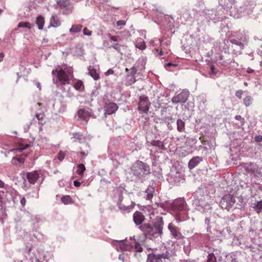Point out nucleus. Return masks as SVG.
Returning <instances> with one entry per match:
<instances>
[{"label":"nucleus","mask_w":262,"mask_h":262,"mask_svg":"<svg viewBox=\"0 0 262 262\" xmlns=\"http://www.w3.org/2000/svg\"><path fill=\"white\" fill-rule=\"evenodd\" d=\"M52 74L53 76V83L58 89L62 90V93L66 96L69 97L74 96V94L69 86L74 78L72 69L65 65L59 69L57 68L54 69L52 71Z\"/></svg>","instance_id":"1"},{"label":"nucleus","mask_w":262,"mask_h":262,"mask_svg":"<svg viewBox=\"0 0 262 262\" xmlns=\"http://www.w3.org/2000/svg\"><path fill=\"white\" fill-rule=\"evenodd\" d=\"M213 202L214 199L210 195L207 189L204 187H200L194 193L192 206L196 210L205 215L209 213L211 214Z\"/></svg>","instance_id":"2"},{"label":"nucleus","mask_w":262,"mask_h":262,"mask_svg":"<svg viewBox=\"0 0 262 262\" xmlns=\"http://www.w3.org/2000/svg\"><path fill=\"white\" fill-rule=\"evenodd\" d=\"M163 226V217L157 216L152 225L143 224L139 227V229L144 233L146 238L159 242L162 239Z\"/></svg>","instance_id":"3"},{"label":"nucleus","mask_w":262,"mask_h":262,"mask_svg":"<svg viewBox=\"0 0 262 262\" xmlns=\"http://www.w3.org/2000/svg\"><path fill=\"white\" fill-rule=\"evenodd\" d=\"M171 209L177 223L186 221L189 219V208L184 198H179L174 200L171 204Z\"/></svg>","instance_id":"4"},{"label":"nucleus","mask_w":262,"mask_h":262,"mask_svg":"<svg viewBox=\"0 0 262 262\" xmlns=\"http://www.w3.org/2000/svg\"><path fill=\"white\" fill-rule=\"evenodd\" d=\"M130 172L135 178L136 181L143 182L147 179V176L150 174V166L146 163L140 160H137L132 165Z\"/></svg>","instance_id":"5"},{"label":"nucleus","mask_w":262,"mask_h":262,"mask_svg":"<svg viewBox=\"0 0 262 262\" xmlns=\"http://www.w3.org/2000/svg\"><path fill=\"white\" fill-rule=\"evenodd\" d=\"M194 17L198 20L207 22L211 20L214 23L222 21L226 18L225 16L222 15L221 11H217V9H215L196 11L194 14Z\"/></svg>","instance_id":"6"},{"label":"nucleus","mask_w":262,"mask_h":262,"mask_svg":"<svg viewBox=\"0 0 262 262\" xmlns=\"http://www.w3.org/2000/svg\"><path fill=\"white\" fill-rule=\"evenodd\" d=\"M209 240L208 234L195 233L189 238V244L193 248L204 250Z\"/></svg>","instance_id":"7"},{"label":"nucleus","mask_w":262,"mask_h":262,"mask_svg":"<svg viewBox=\"0 0 262 262\" xmlns=\"http://www.w3.org/2000/svg\"><path fill=\"white\" fill-rule=\"evenodd\" d=\"M235 0H219V5L223 9L229 12L230 16L234 18H238L241 14L235 6Z\"/></svg>","instance_id":"8"},{"label":"nucleus","mask_w":262,"mask_h":262,"mask_svg":"<svg viewBox=\"0 0 262 262\" xmlns=\"http://www.w3.org/2000/svg\"><path fill=\"white\" fill-rule=\"evenodd\" d=\"M174 255V253L172 251H166L165 253L158 254H149L146 262H171Z\"/></svg>","instance_id":"9"},{"label":"nucleus","mask_w":262,"mask_h":262,"mask_svg":"<svg viewBox=\"0 0 262 262\" xmlns=\"http://www.w3.org/2000/svg\"><path fill=\"white\" fill-rule=\"evenodd\" d=\"M242 166L245 171L251 176L255 177H259L262 176V168L258 167L255 163H243Z\"/></svg>","instance_id":"10"},{"label":"nucleus","mask_w":262,"mask_h":262,"mask_svg":"<svg viewBox=\"0 0 262 262\" xmlns=\"http://www.w3.org/2000/svg\"><path fill=\"white\" fill-rule=\"evenodd\" d=\"M134 240L135 239L130 238L129 241L125 239L122 241H117L114 242V244L116 246V250L119 251H130L134 248Z\"/></svg>","instance_id":"11"},{"label":"nucleus","mask_w":262,"mask_h":262,"mask_svg":"<svg viewBox=\"0 0 262 262\" xmlns=\"http://www.w3.org/2000/svg\"><path fill=\"white\" fill-rule=\"evenodd\" d=\"M167 180L169 183L172 184L178 185L183 179V176L178 169L176 167H173L170 169V172L167 176Z\"/></svg>","instance_id":"12"},{"label":"nucleus","mask_w":262,"mask_h":262,"mask_svg":"<svg viewBox=\"0 0 262 262\" xmlns=\"http://www.w3.org/2000/svg\"><path fill=\"white\" fill-rule=\"evenodd\" d=\"M235 203V199L233 195L226 194L222 198L220 202V205L222 209L229 211L232 208Z\"/></svg>","instance_id":"13"},{"label":"nucleus","mask_w":262,"mask_h":262,"mask_svg":"<svg viewBox=\"0 0 262 262\" xmlns=\"http://www.w3.org/2000/svg\"><path fill=\"white\" fill-rule=\"evenodd\" d=\"M27 178L29 182L32 184L37 182L41 183L43 181V178L42 177L41 172L37 170L28 172Z\"/></svg>","instance_id":"14"},{"label":"nucleus","mask_w":262,"mask_h":262,"mask_svg":"<svg viewBox=\"0 0 262 262\" xmlns=\"http://www.w3.org/2000/svg\"><path fill=\"white\" fill-rule=\"evenodd\" d=\"M150 105V102L147 96L142 95L140 97L138 103V110L140 111L147 114L149 111Z\"/></svg>","instance_id":"15"},{"label":"nucleus","mask_w":262,"mask_h":262,"mask_svg":"<svg viewBox=\"0 0 262 262\" xmlns=\"http://www.w3.org/2000/svg\"><path fill=\"white\" fill-rule=\"evenodd\" d=\"M189 92L188 90H183L180 93L173 96L171 101L174 104L184 103L188 99Z\"/></svg>","instance_id":"16"},{"label":"nucleus","mask_w":262,"mask_h":262,"mask_svg":"<svg viewBox=\"0 0 262 262\" xmlns=\"http://www.w3.org/2000/svg\"><path fill=\"white\" fill-rule=\"evenodd\" d=\"M168 229L170 232L172 238L176 240H182L184 238V236L180 232V229L170 223L168 225Z\"/></svg>","instance_id":"17"},{"label":"nucleus","mask_w":262,"mask_h":262,"mask_svg":"<svg viewBox=\"0 0 262 262\" xmlns=\"http://www.w3.org/2000/svg\"><path fill=\"white\" fill-rule=\"evenodd\" d=\"M146 63V58L142 56L136 61L134 66L130 69V71H133V73H137L140 74L141 72L144 70Z\"/></svg>","instance_id":"18"},{"label":"nucleus","mask_w":262,"mask_h":262,"mask_svg":"<svg viewBox=\"0 0 262 262\" xmlns=\"http://www.w3.org/2000/svg\"><path fill=\"white\" fill-rule=\"evenodd\" d=\"M31 247L32 244H28L26 245V248L25 249V259L24 260V262H40L34 254H32V255H31L30 252L31 250Z\"/></svg>","instance_id":"19"},{"label":"nucleus","mask_w":262,"mask_h":262,"mask_svg":"<svg viewBox=\"0 0 262 262\" xmlns=\"http://www.w3.org/2000/svg\"><path fill=\"white\" fill-rule=\"evenodd\" d=\"M45 115L43 113H36L35 118H34L30 122V125L36 124L38 123V125H40L39 127V130H42L41 126L44 124L46 122L45 121Z\"/></svg>","instance_id":"20"},{"label":"nucleus","mask_w":262,"mask_h":262,"mask_svg":"<svg viewBox=\"0 0 262 262\" xmlns=\"http://www.w3.org/2000/svg\"><path fill=\"white\" fill-rule=\"evenodd\" d=\"M243 255L240 252H231L227 254L226 259L230 262H243Z\"/></svg>","instance_id":"21"},{"label":"nucleus","mask_w":262,"mask_h":262,"mask_svg":"<svg viewBox=\"0 0 262 262\" xmlns=\"http://www.w3.org/2000/svg\"><path fill=\"white\" fill-rule=\"evenodd\" d=\"M77 116L81 120L87 122L91 116H92V113L84 108H80L77 112Z\"/></svg>","instance_id":"22"},{"label":"nucleus","mask_w":262,"mask_h":262,"mask_svg":"<svg viewBox=\"0 0 262 262\" xmlns=\"http://www.w3.org/2000/svg\"><path fill=\"white\" fill-rule=\"evenodd\" d=\"M118 108L117 104L114 102L106 103L104 106V114L111 115L114 113Z\"/></svg>","instance_id":"23"},{"label":"nucleus","mask_w":262,"mask_h":262,"mask_svg":"<svg viewBox=\"0 0 262 262\" xmlns=\"http://www.w3.org/2000/svg\"><path fill=\"white\" fill-rule=\"evenodd\" d=\"M162 40L155 38L150 41L151 45L155 48L156 53L160 56L163 55V52L161 48H159L161 47Z\"/></svg>","instance_id":"24"},{"label":"nucleus","mask_w":262,"mask_h":262,"mask_svg":"<svg viewBox=\"0 0 262 262\" xmlns=\"http://www.w3.org/2000/svg\"><path fill=\"white\" fill-rule=\"evenodd\" d=\"M125 191V188L121 187H118L115 190V197L117 198V200H116L117 206L122 204L123 200V194Z\"/></svg>","instance_id":"25"},{"label":"nucleus","mask_w":262,"mask_h":262,"mask_svg":"<svg viewBox=\"0 0 262 262\" xmlns=\"http://www.w3.org/2000/svg\"><path fill=\"white\" fill-rule=\"evenodd\" d=\"M139 75L137 73H133V71H130V73L128 74L125 77V84L126 85H130L134 83L136 81V75Z\"/></svg>","instance_id":"26"},{"label":"nucleus","mask_w":262,"mask_h":262,"mask_svg":"<svg viewBox=\"0 0 262 262\" xmlns=\"http://www.w3.org/2000/svg\"><path fill=\"white\" fill-rule=\"evenodd\" d=\"M144 216L140 211H136L133 214V220L136 225H142Z\"/></svg>","instance_id":"27"},{"label":"nucleus","mask_w":262,"mask_h":262,"mask_svg":"<svg viewBox=\"0 0 262 262\" xmlns=\"http://www.w3.org/2000/svg\"><path fill=\"white\" fill-rule=\"evenodd\" d=\"M203 161L202 157L196 156L191 159L188 162V167L192 169L198 165Z\"/></svg>","instance_id":"28"},{"label":"nucleus","mask_w":262,"mask_h":262,"mask_svg":"<svg viewBox=\"0 0 262 262\" xmlns=\"http://www.w3.org/2000/svg\"><path fill=\"white\" fill-rule=\"evenodd\" d=\"M135 206V203L132 201V204L129 206H125L122 204L118 205L119 209L123 213H127L130 212Z\"/></svg>","instance_id":"29"},{"label":"nucleus","mask_w":262,"mask_h":262,"mask_svg":"<svg viewBox=\"0 0 262 262\" xmlns=\"http://www.w3.org/2000/svg\"><path fill=\"white\" fill-rule=\"evenodd\" d=\"M230 42L232 45L237 47V52H239L240 53H241L242 51L244 48V43L241 41H240L239 39H237L236 38L231 39L230 40Z\"/></svg>","instance_id":"30"},{"label":"nucleus","mask_w":262,"mask_h":262,"mask_svg":"<svg viewBox=\"0 0 262 262\" xmlns=\"http://www.w3.org/2000/svg\"><path fill=\"white\" fill-rule=\"evenodd\" d=\"M155 187L152 186H149L145 190V193H146L145 198L148 200H151L154 196L155 193Z\"/></svg>","instance_id":"31"},{"label":"nucleus","mask_w":262,"mask_h":262,"mask_svg":"<svg viewBox=\"0 0 262 262\" xmlns=\"http://www.w3.org/2000/svg\"><path fill=\"white\" fill-rule=\"evenodd\" d=\"M61 23L58 17L56 15H52L50 18V27L56 28L60 26Z\"/></svg>","instance_id":"32"},{"label":"nucleus","mask_w":262,"mask_h":262,"mask_svg":"<svg viewBox=\"0 0 262 262\" xmlns=\"http://www.w3.org/2000/svg\"><path fill=\"white\" fill-rule=\"evenodd\" d=\"M135 46L137 48L141 50H143L146 48L145 41L141 38H138L135 42Z\"/></svg>","instance_id":"33"},{"label":"nucleus","mask_w":262,"mask_h":262,"mask_svg":"<svg viewBox=\"0 0 262 262\" xmlns=\"http://www.w3.org/2000/svg\"><path fill=\"white\" fill-rule=\"evenodd\" d=\"M214 213L213 211V210H212L211 214H210L209 213V214H208V215H205L206 216V218L205 220V225H206L207 226V228H206L207 232H210V231L211 226H210V223L211 218L213 216H214Z\"/></svg>","instance_id":"34"},{"label":"nucleus","mask_w":262,"mask_h":262,"mask_svg":"<svg viewBox=\"0 0 262 262\" xmlns=\"http://www.w3.org/2000/svg\"><path fill=\"white\" fill-rule=\"evenodd\" d=\"M185 123L184 121L179 119L177 121V128L178 132H183L185 131Z\"/></svg>","instance_id":"35"},{"label":"nucleus","mask_w":262,"mask_h":262,"mask_svg":"<svg viewBox=\"0 0 262 262\" xmlns=\"http://www.w3.org/2000/svg\"><path fill=\"white\" fill-rule=\"evenodd\" d=\"M36 24L39 30H42L45 25V19L43 16L39 15L37 17Z\"/></svg>","instance_id":"36"},{"label":"nucleus","mask_w":262,"mask_h":262,"mask_svg":"<svg viewBox=\"0 0 262 262\" xmlns=\"http://www.w3.org/2000/svg\"><path fill=\"white\" fill-rule=\"evenodd\" d=\"M88 71L89 74L93 78L94 80H97L99 79V75L95 69L92 68L91 66H90L88 68Z\"/></svg>","instance_id":"37"},{"label":"nucleus","mask_w":262,"mask_h":262,"mask_svg":"<svg viewBox=\"0 0 262 262\" xmlns=\"http://www.w3.org/2000/svg\"><path fill=\"white\" fill-rule=\"evenodd\" d=\"M83 27L82 25H73L72 26V27L70 29L69 31L71 33H78L81 31V29Z\"/></svg>","instance_id":"38"},{"label":"nucleus","mask_w":262,"mask_h":262,"mask_svg":"<svg viewBox=\"0 0 262 262\" xmlns=\"http://www.w3.org/2000/svg\"><path fill=\"white\" fill-rule=\"evenodd\" d=\"M151 145L154 147H157L159 150H162L164 148V145L163 142L159 140L152 141L151 142Z\"/></svg>","instance_id":"39"},{"label":"nucleus","mask_w":262,"mask_h":262,"mask_svg":"<svg viewBox=\"0 0 262 262\" xmlns=\"http://www.w3.org/2000/svg\"><path fill=\"white\" fill-rule=\"evenodd\" d=\"M61 202L64 205H69L73 203V201L70 195H64L61 198Z\"/></svg>","instance_id":"40"},{"label":"nucleus","mask_w":262,"mask_h":262,"mask_svg":"<svg viewBox=\"0 0 262 262\" xmlns=\"http://www.w3.org/2000/svg\"><path fill=\"white\" fill-rule=\"evenodd\" d=\"M235 119L238 121V123H236L238 127H243L245 123L244 118H243L241 115H236L235 117Z\"/></svg>","instance_id":"41"},{"label":"nucleus","mask_w":262,"mask_h":262,"mask_svg":"<svg viewBox=\"0 0 262 262\" xmlns=\"http://www.w3.org/2000/svg\"><path fill=\"white\" fill-rule=\"evenodd\" d=\"M254 141L258 143V148L262 151V135H255L254 137Z\"/></svg>","instance_id":"42"},{"label":"nucleus","mask_w":262,"mask_h":262,"mask_svg":"<svg viewBox=\"0 0 262 262\" xmlns=\"http://www.w3.org/2000/svg\"><path fill=\"white\" fill-rule=\"evenodd\" d=\"M73 88L76 90L82 91L84 89L83 82L80 80L77 81L74 84Z\"/></svg>","instance_id":"43"},{"label":"nucleus","mask_w":262,"mask_h":262,"mask_svg":"<svg viewBox=\"0 0 262 262\" xmlns=\"http://www.w3.org/2000/svg\"><path fill=\"white\" fill-rule=\"evenodd\" d=\"M162 120L168 124V127H169V125L171 123L173 122V119L171 116H163L162 117Z\"/></svg>","instance_id":"44"},{"label":"nucleus","mask_w":262,"mask_h":262,"mask_svg":"<svg viewBox=\"0 0 262 262\" xmlns=\"http://www.w3.org/2000/svg\"><path fill=\"white\" fill-rule=\"evenodd\" d=\"M73 138L74 139V141H79L80 142H82L84 138L82 135L80 134L79 133H74L73 134Z\"/></svg>","instance_id":"45"},{"label":"nucleus","mask_w":262,"mask_h":262,"mask_svg":"<svg viewBox=\"0 0 262 262\" xmlns=\"http://www.w3.org/2000/svg\"><path fill=\"white\" fill-rule=\"evenodd\" d=\"M85 167L84 164H79L77 165L76 172L78 174H82L85 171Z\"/></svg>","instance_id":"46"},{"label":"nucleus","mask_w":262,"mask_h":262,"mask_svg":"<svg viewBox=\"0 0 262 262\" xmlns=\"http://www.w3.org/2000/svg\"><path fill=\"white\" fill-rule=\"evenodd\" d=\"M57 3L60 8H66L68 6L69 2L68 0H57Z\"/></svg>","instance_id":"47"},{"label":"nucleus","mask_w":262,"mask_h":262,"mask_svg":"<svg viewBox=\"0 0 262 262\" xmlns=\"http://www.w3.org/2000/svg\"><path fill=\"white\" fill-rule=\"evenodd\" d=\"M84 146H85L86 150L85 151H81L80 152H77V155H80V156L82 157H86L88 154H89V150H90V146L86 143L84 144Z\"/></svg>","instance_id":"48"},{"label":"nucleus","mask_w":262,"mask_h":262,"mask_svg":"<svg viewBox=\"0 0 262 262\" xmlns=\"http://www.w3.org/2000/svg\"><path fill=\"white\" fill-rule=\"evenodd\" d=\"M253 99L250 96H247L243 99L244 104L246 106H250L252 103Z\"/></svg>","instance_id":"49"},{"label":"nucleus","mask_w":262,"mask_h":262,"mask_svg":"<svg viewBox=\"0 0 262 262\" xmlns=\"http://www.w3.org/2000/svg\"><path fill=\"white\" fill-rule=\"evenodd\" d=\"M206 262H216V258L213 253L208 254Z\"/></svg>","instance_id":"50"},{"label":"nucleus","mask_w":262,"mask_h":262,"mask_svg":"<svg viewBox=\"0 0 262 262\" xmlns=\"http://www.w3.org/2000/svg\"><path fill=\"white\" fill-rule=\"evenodd\" d=\"M253 207L257 212H260L262 210V201L258 202L253 204Z\"/></svg>","instance_id":"51"},{"label":"nucleus","mask_w":262,"mask_h":262,"mask_svg":"<svg viewBox=\"0 0 262 262\" xmlns=\"http://www.w3.org/2000/svg\"><path fill=\"white\" fill-rule=\"evenodd\" d=\"M18 27L19 28H27L30 30L32 28L31 25L28 22H20L18 24Z\"/></svg>","instance_id":"52"},{"label":"nucleus","mask_w":262,"mask_h":262,"mask_svg":"<svg viewBox=\"0 0 262 262\" xmlns=\"http://www.w3.org/2000/svg\"><path fill=\"white\" fill-rule=\"evenodd\" d=\"M134 247L135 249L136 252H141L143 251V248L141 246V245L136 241V240H134Z\"/></svg>","instance_id":"53"},{"label":"nucleus","mask_w":262,"mask_h":262,"mask_svg":"<svg viewBox=\"0 0 262 262\" xmlns=\"http://www.w3.org/2000/svg\"><path fill=\"white\" fill-rule=\"evenodd\" d=\"M112 47L118 52L121 53V47L122 46L118 43H115L112 45Z\"/></svg>","instance_id":"54"},{"label":"nucleus","mask_w":262,"mask_h":262,"mask_svg":"<svg viewBox=\"0 0 262 262\" xmlns=\"http://www.w3.org/2000/svg\"><path fill=\"white\" fill-rule=\"evenodd\" d=\"M65 155H66L65 152L60 150L58 154V156H57L58 159L60 161H62L64 159Z\"/></svg>","instance_id":"55"},{"label":"nucleus","mask_w":262,"mask_h":262,"mask_svg":"<svg viewBox=\"0 0 262 262\" xmlns=\"http://www.w3.org/2000/svg\"><path fill=\"white\" fill-rule=\"evenodd\" d=\"M83 35L90 36L92 35V31L89 30L87 28H84L83 29Z\"/></svg>","instance_id":"56"},{"label":"nucleus","mask_w":262,"mask_h":262,"mask_svg":"<svg viewBox=\"0 0 262 262\" xmlns=\"http://www.w3.org/2000/svg\"><path fill=\"white\" fill-rule=\"evenodd\" d=\"M108 36L110 37V39L111 40L117 42L119 41L120 37L118 36H112L111 34H108Z\"/></svg>","instance_id":"57"},{"label":"nucleus","mask_w":262,"mask_h":262,"mask_svg":"<svg viewBox=\"0 0 262 262\" xmlns=\"http://www.w3.org/2000/svg\"><path fill=\"white\" fill-rule=\"evenodd\" d=\"M171 66L177 67V64H173L172 62H168V63H166V64H165L164 67L166 70H170V69L169 68Z\"/></svg>","instance_id":"58"},{"label":"nucleus","mask_w":262,"mask_h":262,"mask_svg":"<svg viewBox=\"0 0 262 262\" xmlns=\"http://www.w3.org/2000/svg\"><path fill=\"white\" fill-rule=\"evenodd\" d=\"M243 94V91L242 90H238L235 93V96L239 99L242 98V96Z\"/></svg>","instance_id":"59"},{"label":"nucleus","mask_w":262,"mask_h":262,"mask_svg":"<svg viewBox=\"0 0 262 262\" xmlns=\"http://www.w3.org/2000/svg\"><path fill=\"white\" fill-rule=\"evenodd\" d=\"M125 24H126V22L125 20H118L116 23V25L118 27L125 26Z\"/></svg>","instance_id":"60"},{"label":"nucleus","mask_w":262,"mask_h":262,"mask_svg":"<svg viewBox=\"0 0 262 262\" xmlns=\"http://www.w3.org/2000/svg\"><path fill=\"white\" fill-rule=\"evenodd\" d=\"M126 255V254L123 253L119 255L118 259L122 262H124L125 256Z\"/></svg>","instance_id":"61"},{"label":"nucleus","mask_w":262,"mask_h":262,"mask_svg":"<svg viewBox=\"0 0 262 262\" xmlns=\"http://www.w3.org/2000/svg\"><path fill=\"white\" fill-rule=\"evenodd\" d=\"M33 82L34 83V84L36 86V87L39 89V91L41 90V86L40 83L38 81H36V80L34 81Z\"/></svg>","instance_id":"62"},{"label":"nucleus","mask_w":262,"mask_h":262,"mask_svg":"<svg viewBox=\"0 0 262 262\" xmlns=\"http://www.w3.org/2000/svg\"><path fill=\"white\" fill-rule=\"evenodd\" d=\"M26 203V201L25 198H22L20 199V204L23 207L25 206Z\"/></svg>","instance_id":"63"},{"label":"nucleus","mask_w":262,"mask_h":262,"mask_svg":"<svg viewBox=\"0 0 262 262\" xmlns=\"http://www.w3.org/2000/svg\"><path fill=\"white\" fill-rule=\"evenodd\" d=\"M114 73V71L113 70H112V69H109L105 73V75L106 76H108L109 75H111V74H113Z\"/></svg>","instance_id":"64"}]
</instances>
